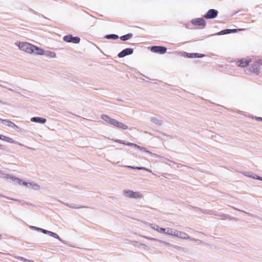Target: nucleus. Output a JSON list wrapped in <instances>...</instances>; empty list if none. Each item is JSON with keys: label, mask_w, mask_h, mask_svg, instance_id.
<instances>
[{"label": "nucleus", "mask_w": 262, "mask_h": 262, "mask_svg": "<svg viewBox=\"0 0 262 262\" xmlns=\"http://www.w3.org/2000/svg\"><path fill=\"white\" fill-rule=\"evenodd\" d=\"M101 118L103 121H104L105 122H107V123L110 124L112 125V124L113 123V122H114V119H113V118H112L110 117L109 116H108L107 115H102L101 116Z\"/></svg>", "instance_id": "19"}, {"label": "nucleus", "mask_w": 262, "mask_h": 262, "mask_svg": "<svg viewBox=\"0 0 262 262\" xmlns=\"http://www.w3.org/2000/svg\"><path fill=\"white\" fill-rule=\"evenodd\" d=\"M2 123L9 127L12 128H16L18 129V127L13 122L8 120H1Z\"/></svg>", "instance_id": "17"}, {"label": "nucleus", "mask_w": 262, "mask_h": 262, "mask_svg": "<svg viewBox=\"0 0 262 262\" xmlns=\"http://www.w3.org/2000/svg\"><path fill=\"white\" fill-rule=\"evenodd\" d=\"M138 149H139V150H141V151H144V152H147V153H149V154H152L150 151H149L148 150H147L146 149V148H144L143 147H142V146H139L138 147Z\"/></svg>", "instance_id": "30"}, {"label": "nucleus", "mask_w": 262, "mask_h": 262, "mask_svg": "<svg viewBox=\"0 0 262 262\" xmlns=\"http://www.w3.org/2000/svg\"><path fill=\"white\" fill-rule=\"evenodd\" d=\"M112 125L118 128L123 130H126L128 128V126L127 125L124 124L121 122L118 121L115 119H114Z\"/></svg>", "instance_id": "12"}, {"label": "nucleus", "mask_w": 262, "mask_h": 262, "mask_svg": "<svg viewBox=\"0 0 262 262\" xmlns=\"http://www.w3.org/2000/svg\"><path fill=\"white\" fill-rule=\"evenodd\" d=\"M218 12L214 9H210L207 13L204 15V17L206 19H211L216 17L217 15Z\"/></svg>", "instance_id": "7"}, {"label": "nucleus", "mask_w": 262, "mask_h": 262, "mask_svg": "<svg viewBox=\"0 0 262 262\" xmlns=\"http://www.w3.org/2000/svg\"><path fill=\"white\" fill-rule=\"evenodd\" d=\"M10 180L15 184L23 185L30 189L39 190L40 189V186L38 183L33 181H26L23 179L14 177H10Z\"/></svg>", "instance_id": "2"}, {"label": "nucleus", "mask_w": 262, "mask_h": 262, "mask_svg": "<svg viewBox=\"0 0 262 262\" xmlns=\"http://www.w3.org/2000/svg\"><path fill=\"white\" fill-rule=\"evenodd\" d=\"M17 258L18 259H19V260H23V261H26V262H34L31 260H29V259H27L26 258H25L24 257H17Z\"/></svg>", "instance_id": "32"}, {"label": "nucleus", "mask_w": 262, "mask_h": 262, "mask_svg": "<svg viewBox=\"0 0 262 262\" xmlns=\"http://www.w3.org/2000/svg\"><path fill=\"white\" fill-rule=\"evenodd\" d=\"M105 38L108 39H117L119 38V36L116 34H109L105 36Z\"/></svg>", "instance_id": "26"}, {"label": "nucleus", "mask_w": 262, "mask_h": 262, "mask_svg": "<svg viewBox=\"0 0 262 262\" xmlns=\"http://www.w3.org/2000/svg\"><path fill=\"white\" fill-rule=\"evenodd\" d=\"M63 204L65 206L69 207L70 208H72V209H80V208H86V207H85V206H79V205H77L73 204V203H64Z\"/></svg>", "instance_id": "18"}, {"label": "nucleus", "mask_w": 262, "mask_h": 262, "mask_svg": "<svg viewBox=\"0 0 262 262\" xmlns=\"http://www.w3.org/2000/svg\"><path fill=\"white\" fill-rule=\"evenodd\" d=\"M251 61V58L249 57L242 58L237 62V65L238 67L244 68L246 67Z\"/></svg>", "instance_id": "8"}, {"label": "nucleus", "mask_w": 262, "mask_h": 262, "mask_svg": "<svg viewBox=\"0 0 262 262\" xmlns=\"http://www.w3.org/2000/svg\"><path fill=\"white\" fill-rule=\"evenodd\" d=\"M44 234H48L52 237H53L55 238L58 239L59 240L61 241V239L60 238L58 235L54 232H52V231H50L45 230L44 231Z\"/></svg>", "instance_id": "21"}, {"label": "nucleus", "mask_w": 262, "mask_h": 262, "mask_svg": "<svg viewBox=\"0 0 262 262\" xmlns=\"http://www.w3.org/2000/svg\"><path fill=\"white\" fill-rule=\"evenodd\" d=\"M149 226L152 229L157 232L158 233L163 234L164 228L160 227L158 225L154 223L150 224Z\"/></svg>", "instance_id": "15"}, {"label": "nucleus", "mask_w": 262, "mask_h": 262, "mask_svg": "<svg viewBox=\"0 0 262 262\" xmlns=\"http://www.w3.org/2000/svg\"><path fill=\"white\" fill-rule=\"evenodd\" d=\"M114 141L116 142H117V143H121V144H124V145H126V143H127V142H125V141H124L123 140H119V139L115 140Z\"/></svg>", "instance_id": "36"}, {"label": "nucleus", "mask_w": 262, "mask_h": 262, "mask_svg": "<svg viewBox=\"0 0 262 262\" xmlns=\"http://www.w3.org/2000/svg\"><path fill=\"white\" fill-rule=\"evenodd\" d=\"M133 34L132 33H128L126 35H123L120 37V39L123 41H126L130 38H131L133 37Z\"/></svg>", "instance_id": "25"}, {"label": "nucleus", "mask_w": 262, "mask_h": 262, "mask_svg": "<svg viewBox=\"0 0 262 262\" xmlns=\"http://www.w3.org/2000/svg\"><path fill=\"white\" fill-rule=\"evenodd\" d=\"M30 229H31L32 230L40 231V232H41L43 233H44V231L45 230V229H42V228H39V227H35V226H31L30 227Z\"/></svg>", "instance_id": "29"}, {"label": "nucleus", "mask_w": 262, "mask_h": 262, "mask_svg": "<svg viewBox=\"0 0 262 262\" xmlns=\"http://www.w3.org/2000/svg\"><path fill=\"white\" fill-rule=\"evenodd\" d=\"M176 229L169 227L164 228L163 234L167 235L174 238Z\"/></svg>", "instance_id": "10"}, {"label": "nucleus", "mask_w": 262, "mask_h": 262, "mask_svg": "<svg viewBox=\"0 0 262 262\" xmlns=\"http://www.w3.org/2000/svg\"><path fill=\"white\" fill-rule=\"evenodd\" d=\"M17 46L20 51L29 54L38 55V54H40L42 52L43 53V51L40 50V47L36 46L28 42H19L17 45Z\"/></svg>", "instance_id": "1"}, {"label": "nucleus", "mask_w": 262, "mask_h": 262, "mask_svg": "<svg viewBox=\"0 0 262 262\" xmlns=\"http://www.w3.org/2000/svg\"><path fill=\"white\" fill-rule=\"evenodd\" d=\"M253 72L255 73H258L259 72V69L256 67L255 69H253Z\"/></svg>", "instance_id": "37"}, {"label": "nucleus", "mask_w": 262, "mask_h": 262, "mask_svg": "<svg viewBox=\"0 0 262 262\" xmlns=\"http://www.w3.org/2000/svg\"><path fill=\"white\" fill-rule=\"evenodd\" d=\"M140 247L144 250H150V248L148 246H147L146 245H145L144 244L142 243V244L141 245V246Z\"/></svg>", "instance_id": "31"}, {"label": "nucleus", "mask_w": 262, "mask_h": 262, "mask_svg": "<svg viewBox=\"0 0 262 262\" xmlns=\"http://www.w3.org/2000/svg\"><path fill=\"white\" fill-rule=\"evenodd\" d=\"M126 145L130 146H133V147H134L137 148H138V147L139 146V145H137L136 144L132 143H129V142H127Z\"/></svg>", "instance_id": "33"}, {"label": "nucleus", "mask_w": 262, "mask_h": 262, "mask_svg": "<svg viewBox=\"0 0 262 262\" xmlns=\"http://www.w3.org/2000/svg\"><path fill=\"white\" fill-rule=\"evenodd\" d=\"M174 238H178L182 239L194 241L195 239L191 238L186 233L176 229Z\"/></svg>", "instance_id": "4"}, {"label": "nucleus", "mask_w": 262, "mask_h": 262, "mask_svg": "<svg viewBox=\"0 0 262 262\" xmlns=\"http://www.w3.org/2000/svg\"><path fill=\"white\" fill-rule=\"evenodd\" d=\"M236 31H237V30H236V29H233V30L226 29V30H224L221 31V32H220L218 33V34L219 35H224V34H226L228 33H232V32H236Z\"/></svg>", "instance_id": "23"}, {"label": "nucleus", "mask_w": 262, "mask_h": 262, "mask_svg": "<svg viewBox=\"0 0 262 262\" xmlns=\"http://www.w3.org/2000/svg\"><path fill=\"white\" fill-rule=\"evenodd\" d=\"M243 174L247 177L251 178L256 179V180H257V177H258L257 175H256L255 173L252 172L244 171L243 172Z\"/></svg>", "instance_id": "20"}, {"label": "nucleus", "mask_w": 262, "mask_h": 262, "mask_svg": "<svg viewBox=\"0 0 262 262\" xmlns=\"http://www.w3.org/2000/svg\"><path fill=\"white\" fill-rule=\"evenodd\" d=\"M63 40L67 42L78 43L80 42V39L78 37H73L72 35H67L64 36Z\"/></svg>", "instance_id": "5"}, {"label": "nucleus", "mask_w": 262, "mask_h": 262, "mask_svg": "<svg viewBox=\"0 0 262 262\" xmlns=\"http://www.w3.org/2000/svg\"><path fill=\"white\" fill-rule=\"evenodd\" d=\"M0 140L6 141L10 143H16L19 146H23V145L20 143L15 142L13 139L7 136H5L3 135H0Z\"/></svg>", "instance_id": "13"}, {"label": "nucleus", "mask_w": 262, "mask_h": 262, "mask_svg": "<svg viewBox=\"0 0 262 262\" xmlns=\"http://www.w3.org/2000/svg\"><path fill=\"white\" fill-rule=\"evenodd\" d=\"M0 196L4 197V196H3V195H1V194H0Z\"/></svg>", "instance_id": "42"}, {"label": "nucleus", "mask_w": 262, "mask_h": 262, "mask_svg": "<svg viewBox=\"0 0 262 262\" xmlns=\"http://www.w3.org/2000/svg\"><path fill=\"white\" fill-rule=\"evenodd\" d=\"M151 121L153 123L157 125H161L162 124V121L159 119L157 117H152V118H151Z\"/></svg>", "instance_id": "24"}, {"label": "nucleus", "mask_w": 262, "mask_h": 262, "mask_svg": "<svg viewBox=\"0 0 262 262\" xmlns=\"http://www.w3.org/2000/svg\"><path fill=\"white\" fill-rule=\"evenodd\" d=\"M154 155H155L156 156L158 157H160V156H158V155H155V154H154Z\"/></svg>", "instance_id": "41"}, {"label": "nucleus", "mask_w": 262, "mask_h": 262, "mask_svg": "<svg viewBox=\"0 0 262 262\" xmlns=\"http://www.w3.org/2000/svg\"><path fill=\"white\" fill-rule=\"evenodd\" d=\"M30 120L31 122H35V123H39V124H45L47 121V120L46 118H43V117H32L31 118Z\"/></svg>", "instance_id": "14"}, {"label": "nucleus", "mask_w": 262, "mask_h": 262, "mask_svg": "<svg viewBox=\"0 0 262 262\" xmlns=\"http://www.w3.org/2000/svg\"><path fill=\"white\" fill-rule=\"evenodd\" d=\"M161 158H163L164 159H165L166 160L169 161L168 159H166V158H164V157H161Z\"/></svg>", "instance_id": "40"}, {"label": "nucleus", "mask_w": 262, "mask_h": 262, "mask_svg": "<svg viewBox=\"0 0 262 262\" xmlns=\"http://www.w3.org/2000/svg\"><path fill=\"white\" fill-rule=\"evenodd\" d=\"M203 56H204L203 55H200L198 53H191L189 54V55H188V57L190 58L202 57Z\"/></svg>", "instance_id": "27"}, {"label": "nucleus", "mask_w": 262, "mask_h": 262, "mask_svg": "<svg viewBox=\"0 0 262 262\" xmlns=\"http://www.w3.org/2000/svg\"><path fill=\"white\" fill-rule=\"evenodd\" d=\"M191 23L195 25L198 26H205L206 25L205 21L201 18H198L196 19H192L191 20Z\"/></svg>", "instance_id": "16"}, {"label": "nucleus", "mask_w": 262, "mask_h": 262, "mask_svg": "<svg viewBox=\"0 0 262 262\" xmlns=\"http://www.w3.org/2000/svg\"><path fill=\"white\" fill-rule=\"evenodd\" d=\"M133 53V49L132 48H126L122 50L121 52H120L118 56L119 58H123L127 55H129L132 54Z\"/></svg>", "instance_id": "11"}, {"label": "nucleus", "mask_w": 262, "mask_h": 262, "mask_svg": "<svg viewBox=\"0 0 262 262\" xmlns=\"http://www.w3.org/2000/svg\"><path fill=\"white\" fill-rule=\"evenodd\" d=\"M122 193L124 196L129 199H142L144 198V195L140 191L125 189L123 191Z\"/></svg>", "instance_id": "3"}, {"label": "nucleus", "mask_w": 262, "mask_h": 262, "mask_svg": "<svg viewBox=\"0 0 262 262\" xmlns=\"http://www.w3.org/2000/svg\"><path fill=\"white\" fill-rule=\"evenodd\" d=\"M132 243L134 245H136L139 247H140L141 246V245L142 244L140 242H136V241H132Z\"/></svg>", "instance_id": "35"}, {"label": "nucleus", "mask_w": 262, "mask_h": 262, "mask_svg": "<svg viewBox=\"0 0 262 262\" xmlns=\"http://www.w3.org/2000/svg\"><path fill=\"white\" fill-rule=\"evenodd\" d=\"M8 199H9V200H14V201H18L17 200H15V199H12V198H7Z\"/></svg>", "instance_id": "38"}, {"label": "nucleus", "mask_w": 262, "mask_h": 262, "mask_svg": "<svg viewBox=\"0 0 262 262\" xmlns=\"http://www.w3.org/2000/svg\"><path fill=\"white\" fill-rule=\"evenodd\" d=\"M142 237L148 239V240H150V241H157V239L155 238H154V237H148V236H142Z\"/></svg>", "instance_id": "34"}, {"label": "nucleus", "mask_w": 262, "mask_h": 262, "mask_svg": "<svg viewBox=\"0 0 262 262\" xmlns=\"http://www.w3.org/2000/svg\"><path fill=\"white\" fill-rule=\"evenodd\" d=\"M257 180H259L262 181V177L258 176Z\"/></svg>", "instance_id": "39"}, {"label": "nucleus", "mask_w": 262, "mask_h": 262, "mask_svg": "<svg viewBox=\"0 0 262 262\" xmlns=\"http://www.w3.org/2000/svg\"><path fill=\"white\" fill-rule=\"evenodd\" d=\"M40 50L43 51L40 54H38V55H45L46 57L50 58H56L57 57L56 53L52 51H45L44 49L40 48Z\"/></svg>", "instance_id": "6"}, {"label": "nucleus", "mask_w": 262, "mask_h": 262, "mask_svg": "<svg viewBox=\"0 0 262 262\" xmlns=\"http://www.w3.org/2000/svg\"><path fill=\"white\" fill-rule=\"evenodd\" d=\"M127 168L133 169H138V170H145L149 172H151V171L150 169L143 167H134V166H126Z\"/></svg>", "instance_id": "22"}, {"label": "nucleus", "mask_w": 262, "mask_h": 262, "mask_svg": "<svg viewBox=\"0 0 262 262\" xmlns=\"http://www.w3.org/2000/svg\"><path fill=\"white\" fill-rule=\"evenodd\" d=\"M10 177H12V176H9V174H6V173H4L3 171L0 170V177L10 180Z\"/></svg>", "instance_id": "28"}, {"label": "nucleus", "mask_w": 262, "mask_h": 262, "mask_svg": "<svg viewBox=\"0 0 262 262\" xmlns=\"http://www.w3.org/2000/svg\"><path fill=\"white\" fill-rule=\"evenodd\" d=\"M166 48L161 46H153L151 48V51L160 54H164L166 52Z\"/></svg>", "instance_id": "9"}]
</instances>
